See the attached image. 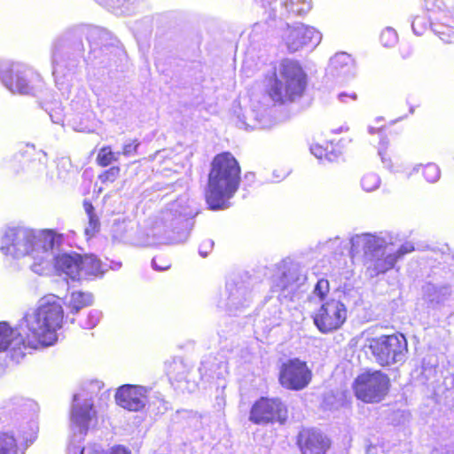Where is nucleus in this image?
<instances>
[{
  "label": "nucleus",
  "mask_w": 454,
  "mask_h": 454,
  "mask_svg": "<svg viewBox=\"0 0 454 454\" xmlns=\"http://www.w3.org/2000/svg\"><path fill=\"white\" fill-rule=\"evenodd\" d=\"M420 168H423V174L427 182L435 183L439 180L441 172L438 166L434 163H429L426 166L417 164L413 167L412 171L410 172L408 176H411L413 173L419 172Z\"/></svg>",
  "instance_id": "26"
},
{
  "label": "nucleus",
  "mask_w": 454,
  "mask_h": 454,
  "mask_svg": "<svg viewBox=\"0 0 454 454\" xmlns=\"http://www.w3.org/2000/svg\"><path fill=\"white\" fill-rule=\"evenodd\" d=\"M350 254H364L371 277L387 272L394 268L398 259L414 250L411 243L403 244L394 251L392 244L381 235L372 233L356 234L350 239Z\"/></svg>",
  "instance_id": "3"
},
{
  "label": "nucleus",
  "mask_w": 454,
  "mask_h": 454,
  "mask_svg": "<svg viewBox=\"0 0 454 454\" xmlns=\"http://www.w3.org/2000/svg\"><path fill=\"white\" fill-rule=\"evenodd\" d=\"M397 39V33L394 28L389 27H386L380 35L381 43L386 47L394 46L396 43Z\"/></svg>",
  "instance_id": "32"
},
{
  "label": "nucleus",
  "mask_w": 454,
  "mask_h": 454,
  "mask_svg": "<svg viewBox=\"0 0 454 454\" xmlns=\"http://www.w3.org/2000/svg\"><path fill=\"white\" fill-rule=\"evenodd\" d=\"M255 2L260 7L264 9L269 18H277L279 0H255Z\"/></svg>",
  "instance_id": "31"
},
{
  "label": "nucleus",
  "mask_w": 454,
  "mask_h": 454,
  "mask_svg": "<svg viewBox=\"0 0 454 454\" xmlns=\"http://www.w3.org/2000/svg\"><path fill=\"white\" fill-rule=\"evenodd\" d=\"M137 0H117V3H113L112 7L120 10L121 14H130V5H134Z\"/></svg>",
  "instance_id": "36"
},
{
  "label": "nucleus",
  "mask_w": 454,
  "mask_h": 454,
  "mask_svg": "<svg viewBox=\"0 0 454 454\" xmlns=\"http://www.w3.org/2000/svg\"><path fill=\"white\" fill-rule=\"evenodd\" d=\"M197 208L194 207V201L187 197H180L176 201L169 203L162 210L156 221V228L175 231H181L180 240L187 239V229L190 225V220L197 215Z\"/></svg>",
  "instance_id": "6"
},
{
  "label": "nucleus",
  "mask_w": 454,
  "mask_h": 454,
  "mask_svg": "<svg viewBox=\"0 0 454 454\" xmlns=\"http://www.w3.org/2000/svg\"><path fill=\"white\" fill-rule=\"evenodd\" d=\"M329 290V281L325 278H320L317 280L314 287L313 294L323 301L328 294Z\"/></svg>",
  "instance_id": "33"
},
{
  "label": "nucleus",
  "mask_w": 454,
  "mask_h": 454,
  "mask_svg": "<svg viewBox=\"0 0 454 454\" xmlns=\"http://www.w3.org/2000/svg\"><path fill=\"white\" fill-rule=\"evenodd\" d=\"M438 33L440 39L442 40L443 42L447 43H454V32L450 28L446 27L444 31Z\"/></svg>",
  "instance_id": "43"
},
{
  "label": "nucleus",
  "mask_w": 454,
  "mask_h": 454,
  "mask_svg": "<svg viewBox=\"0 0 454 454\" xmlns=\"http://www.w3.org/2000/svg\"><path fill=\"white\" fill-rule=\"evenodd\" d=\"M38 425L35 421H32L29 425L28 431H23V438L27 445L31 444L37 437Z\"/></svg>",
  "instance_id": "37"
},
{
  "label": "nucleus",
  "mask_w": 454,
  "mask_h": 454,
  "mask_svg": "<svg viewBox=\"0 0 454 454\" xmlns=\"http://www.w3.org/2000/svg\"><path fill=\"white\" fill-rule=\"evenodd\" d=\"M299 280L300 278L297 277V270L295 268H292L282 274L278 286L282 290L287 289L289 287L291 288V290H293V286L294 285L295 282Z\"/></svg>",
  "instance_id": "30"
},
{
  "label": "nucleus",
  "mask_w": 454,
  "mask_h": 454,
  "mask_svg": "<svg viewBox=\"0 0 454 454\" xmlns=\"http://www.w3.org/2000/svg\"><path fill=\"white\" fill-rule=\"evenodd\" d=\"M139 143L137 140L127 143L123 145L122 154L126 157L135 155L137 153Z\"/></svg>",
  "instance_id": "40"
},
{
  "label": "nucleus",
  "mask_w": 454,
  "mask_h": 454,
  "mask_svg": "<svg viewBox=\"0 0 454 454\" xmlns=\"http://www.w3.org/2000/svg\"><path fill=\"white\" fill-rule=\"evenodd\" d=\"M116 403L130 411H141L148 402V390L145 387L124 385L118 388Z\"/></svg>",
  "instance_id": "16"
},
{
  "label": "nucleus",
  "mask_w": 454,
  "mask_h": 454,
  "mask_svg": "<svg viewBox=\"0 0 454 454\" xmlns=\"http://www.w3.org/2000/svg\"><path fill=\"white\" fill-rule=\"evenodd\" d=\"M424 294L430 302L442 303L450 297L451 291L449 286L427 284L424 286Z\"/></svg>",
  "instance_id": "24"
},
{
  "label": "nucleus",
  "mask_w": 454,
  "mask_h": 454,
  "mask_svg": "<svg viewBox=\"0 0 454 454\" xmlns=\"http://www.w3.org/2000/svg\"><path fill=\"white\" fill-rule=\"evenodd\" d=\"M97 422L91 397L84 393L74 395L71 411V428L75 442H81L91 426Z\"/></svg>",
  "instance_id": "10"
},
{
  "label": "nucleus",
  "mask_w": 454,
  "mask_h": 454,
  "mask_svg": "<svg viewBox=\"0 0 454 454\" xmlns=\"http://www.w3.org/2000/svg\"><path fill=\"white\" fill-rule=\"evenodd\" d=\"M52 66H53V71H52V74H55L57 72H58V67H57V59H56V55L55 53H53V56H52Z\"/></svg>",
  "instance_id": "50"
},
{
  "label": "nucleus",
  "mask_w": 454,
  "mask_h": 454,
  "mask_svg": "<svg viewBox=\"0 0 454 454\" xmlns=\"http://www.w3.org/2000/svg\"><path fill=\"white\" fill-rule=\"evenodd\" d=\"M79 271L81 272V279L90 276H101L107 271V264L103 263L98 258L93 254H80Z\"/></svg>",
  "instance_id": "22"
},
{
  "label": "nucleus",
  "mask_w": 454,
  "mask_h": 454,
  "mask_svg": "<svg viewBox=\"0 0 454 454\" xmlns=\"http://www.w3.org/2000/svg\"><path fill=\"white\" fill-rule=\"evenodd\" d=\"M410 112L413 113V108L412 107H411Z\"/></svg>",
  "instance_id": "54"
},
{
  "label": "nucleus",
  "mask_w": 454,
  "mask_h": 454,
  "mask_svg": "<svg viewBox=\"0 0 454 454\" xmlns=\"http://www.w3.org/2000/svg\"><path fill=\"white\" fill-rule=\"evenodd\" d=\"M389 388L387 375L380 371L366 372L355 381L356 397L365 403H378L383 399Z\"/></svg>",
  "instance_id": "9"
},
{
  "label": "nucleus",
  "mask_w": 454,
  "mask_h": 454,
  "mask_svg": "<svg viewBox=\"0 0 454 454\" xmlns=\"http://www.w3.org/2000/svg\"><path fill=\"white\" fill-rule=\"evenodd\" d=\"M62 239L56 247L50 248L52 254V262L51 270L46 273H50L54 268L57 271L64 273L73 280H81L80 254L76 253H59V247Z\"/></svg>",
  "instance_id": "17"
},
{
  "label": "nucleus",
  "mask_w": 454,
  "mask_h": 454,
  "mask_svg": "<svg viewBox=\"0 0 454 454\" xmlns=\"http://www.w3.org/2000/svg\"><path fill=\"white\" fill-rule=\"evenodd\" d=\"M38 75L27 65L9 60L0 61V80L12 92L30 94Z\"/></svg>",
  "instance_id": "8"
},
{
  "label": "nucleus",
  "mask_w": 454,
  "mask_h": 454,
  "mask_svg": "<svg viewBox=\"0 0 454 454\" xmlns=\"http://www.w3.org/2000/svg\"><path fill=\"white\" fill-rule=\"evenodd\" d=\"M369 348L376 362L382 366L404 362L408 351L407 340L403 334L373 338L370 341Z\"/></svg>",
  "instance_id": "7"
},
{
  "label": "nucleus",
  "mask_w": 454,
  "mask_h": 454,
  "mask_svg": "<svg viewBox=\"0 0 454 454\" xmlns=\"http://www.w3.org/2000/svg\"><path fill=\"white\" fill-rule=\"evenodd\" d=\"M338 98L340 102L347 103L348 99L356 100L357 96L355 92H352V93L341 92L338 95Z\"/></svg>",
  "instance_id": "44"
},
{
  "label": "nucleus",
  "mask_w": 454,
  "mask_h": 454,
  "mask_svg": "<svg viewBox=\"0 0 454 454\" xmlns=\"http://www.w3.org/2000/svg\"><path fill=\"white\" fill-rule=\"evenodd\" d=\"M328 70L333 76L352 77L356 74L355 60L346 52L336 53L330 59Z\"/></svg>",
  "instance_id": "20"
},
{
  "label": "nucleus",
  "mask_w": 454,
  "mask_h": 454,
  "mask_svg": "<svg viewBox=\"0 0 454 454\" xmlns=\"http://www.w3.org/2000/svg\"><path fill=\"white\" fill-rule=\"evenodd\" d=\"M306 74L297 61L284 59L267 79L266 90L274 103L295 101L303 94Z\"/></svg>",
  "instance_id": "5"
},
{
  "label": "nucleus",
  "mask_w": 454,
  "mask_h": 454,
  "mask_svg": "<svg viewBox=\"0 0 454 454\" xmlns=\"http://www.w3.org/2000/svg\"><path fill=\"white\" fill-rule=\"evenodd\" d=\"M298 442L303 454H325L330 446L329 440L316 430L301 432Z\"/></svg>",
  "instance_id": "19"
},
{
  "label": "nucleus",
  "mask_w": 454,
  "mask_h": 454,
  "mask_svg": "<svg viewBox=\"0 0 454 454\" xmlns=\"http://www.w3.org/2000/svg\"><path fill=\"white\" fill-rule=\"evenodd\" d=\"M452 5L450 6L451 8V12H452V15L454 16V0H452Z\"/></svg>",
  "instance_id": "53"
},
{
  "label": "nucleus",
  "mask_w": 454,
  "mask_h": 454,
  "mask_svg": "<svg viewBox=\"0 0 454 454\" xmlns=\"http://www.w3.org/2000/svg\"><path fill=\"white\" fill-rule=\"evenodd\" d=\"M68 454H130V451L122 446H116L109 451H105L98 444L88 445L82 449L80 446L69 445Z\"/></svg>",
  "instance_id": "23"
},
{
  "label": "nucleus",
  "mask_w": 454,
  "mask_h": 454,
  "mask_svg": "<svg viewBox=\"0 0 454 454\" xmlns=\"http://www.w3.org/2000/svg\"><path fill=\"white\" fill-rule=\"evenodd\" d=\"M121 262H112L110 265L107 264V269L111 268L114 270H117L121 269Z\"/></svg>",
  "instance_id": "49"
},
{
  "label": "nucleus",
  "mask_w": 454,
  "mask_h": 454,
  "mask_svg": "<svg viewBox=\"0 0 454 454\" xmlns=\"http://www.w3.org/2000/svg\"><path fill=\"white\" fill-rule=\"evenodd\" d=\"M232 121L239 129L246 130L266 129L272 124L268 106L259 101H254L249 108L235 107Z\"/></svg>",
  "instance_id": "12"
},
{
  "label": "nucleus",
  "mask_w": 454,
  "mask_h": 454,
  "mask_svg": "<svg viewBox=\"0 0 454 454\" xmlns=\"http://www.w3.org/2000/svg\"><path fill=\"white\" fill-rule=\"evenodd\" d=\"M120 171L121 169L119 167H112L109 169L103 172L101 175H99L98 179L103 184L114 183L118 178Z\"/></svg>",
  "instance_id": "34"
},
{
  "label": "nucleus",
  "mask_w": 454,
  "mask_h": 454,
  "mask_svg": "<svg viewBox=\"0 0 454 454\" xmlns=\"http://www.w3.org/2000/svg\"><path fill=\"white\" fill-rule=\"evenodd\" d=\"M381 184L380 176L373 172L365 173L360 181L362 189L366 192L376 191Z\"/></svg>",
  "instance_id": "28"
},
{
  "label": "nucleus",
  "mask_w": 454,
  "mask_h": 454,
  "mask_svg": "<svg viewBox=\"0 0 454 454\" xmlns=\"http://www.w3.org/2000/svg\"><path fill=\"white\" fill-rule=\"evenodd\" d=\"M281 43L289 52H295L304 46L317 45L322 35L319 31L303 23H286L279 30Z\"/></svg>",
  "instance_id": "11"
},
{
  "label": "nucleus",
  "mask_w": 454,
  "mask_h": 454,
  "mask_svg": "<svg viewBox=\"0 0 454 454\" xmlns=\"http://www.w3.org/2000/svg\"><path fill=\"white\" fill-rule=\"evenodd\" d=\"M63 317L60 302L52 296L42 299L37 308L27 310L15 328L0 322V353L18 363L28 348L53 345Z\"/></svg>",
  "instance_id": "1"
},
{
  "label": "nucleus",
  "mask_w": 454,
  "mask_h": 454,
  "mask_svg": "<svg viewBox=\"0 0 454 454\" xmlns=\"http://www.w3.org/2000/svg\"><path fill=\"white\" fill-rule=\"evenodd\" d=\"M101 317H102V313L98 309H94L90 310L88 313V316H87V319L82 324V327L88 328V329L95 327L100 321Z\"/></svg>",
  "instance_id": "35"
},
{
  "label": "nucleus",
  "mask_w": 454,
  "mask_h": 454,
  "mask_svg": "<svg viewBox=\"0 0 454 454\" xmlns=\"http://www.w3.org/2000/svg\"><path fill=\"white\" fill-rule=\"evenodd\" d=\"M0 454H17V442L12 435L0 434Z\"/></svg>",
  "instance_id": "29"
},
{
  "label": "nucleus",
  "mask_w": 454,
  "mask_h": 454,
  "mask_svg": "<svg viewBox=\"0 0 454 454\" xmlns=\"http://www.w3.org/2000/svg\"><path fill=\"white\" fill-rule=\"evenodd\" d=\"M347 319V308L339 300L324 302L313 317L314 324L322 333L340 329Z\"/></svg>",
  "instance_id": "13"
},
{
  "label": "nucleus",
  "mask_w": 454,
  "mask_h": 454,
  "mask_svg": "<svg viewBox=\"0 0 454 454\" xmlns=\"http://www.w3.org/2000/svg\"><path fill=\"white\" fill-rule=\"evenodd\" d=\"M240 182V168L237 160L223 153L215 157L208 175L206 201L212 210L230 207L229 200L237 192Z\"/></svg>",
  "instance_id": "4"
},
{
  "label": "nucleus",
  "mask_w": 454,
  "mask_h": 454,
  "mask_svg": "<svg viewBox=\"0 0 454 454\" xmlns=\"http://www.w3.org/2000/svg\"><path fill=\"white\" fill-rule=\"evenodd\" d=\"M168 155L167 150L158 151L153 156H151L150 158L153 160H160L162 158H165Z\"/></svg>",
  "instance_id": "45"
},
{
  "label": "nucleus",
  "mask_w": 454,
  "mask_h": 454,
  "mask_svg": "<svg viewBox=\"0 0 454 454\" xmlns=\"http://www.w3.org/2000/svg\"><path fill=\"white\" fill-rule=\"evenodd\" d=\"M51 121L54 122V123H62L63 122V119L60 118V117H57L56 119L53 117V115L51 114Z\"/></svg>",
  "instance_id": "51"
},
{
  "label": "nucleus",
  "mask_w": 454,
  "mask_h": 454,
  "mask_svg": "<svg viewBox=\"0 0 454 454\" xmlns=\"http://www.w3.org/2000/svg\"><path fill=\"white\" fill-rule=\"evenodd\" d=\"M252 299L247 285L242 281H228L226 284L225 307L231 312L247 306Z\"/></svg>",
  "instance_id": "18"
},
{
  "label": "nucleus",
  "mask_w": 454,
  "mask_h": 454,
  "mask_svg": "<svg viewBox=\"0 0 454 454\" xmlns=\"http://www.w3.org/2000/svg\"><path fill=\"white\" fill-rule=\"evenodd\" d=\"M99 227V223L98 218L95 215H90L89 217L88 226L85 228V234L88 237H92L98 231Z\"/></svg>",
  "instance_id": "39"
},
{
  "label": "nucleus",
  "mask_w": 454,
  "mask_h": 454,
  "mask_svg": "<svg viewBox=\"0 0 454 454\" xmlns=\"http://www.w3.org/2000/svg\"><path fill=\"white\" fill-rule=\"evenodd\" d=\"M310 151L317 159H323L324 157L327 158V147H324L318 144H313L310 146Z\"/></svg>",
  "instance_id": "42"
},
{
  "label": "nucleus",
  "mask_w": 454,
  "mask_h": 454,
  "mask_svg": "<svg viewBox=\"0 0 454 454\" xmlns=\"http://www.w3.org/2000/svg\"><path fill=\"white\" fill-rule=\"evenodd\" d=\"M121 153H114L110 146L102 147L97 156V162L101 167H107L111 163L118 161Z\"/></svg>",
  "instance_id": "27"
},
{
  "label": "nucleus",
  "mask_w": 454,
  "mask_h": 454,
  "mask_svg": "<svg viewBox=\"0 0 454 454\" xmlns=\"http://www.w3.org/2000/svg\"><path fill=\"white\" fill-rule=\"evenodd\" d=\"M152 265H153V269L158 270H167L169 268L168 264L164 265V266H159L157 264V260L155 258L152 261Z\"/></svg>",
  "instance_id": "46"
},
{
  "label": "nucleus",
  "mask_w": 454,
  "mask_h": 454,
  "mask_svg": "<svg viewBox=\"0 0 454 454\" xmlns=\"http://www.w3.org/2000/svg\"><path fill=\"white\" fill-rule=\"evenodd\" d=\"M92 304V295L89 293L73 292L67 301V306L72 313H77L84 307Z\"/></svg>",
  "instance_id": "25"
},
{
  "label": "nucleus",
  "mask_w": 454,
  "mask_h": 454,
  "mask_svg": "<svg viewBox=\"0 0 454 454\" xmlns=\"http://www.w3.org/2000/svg\"><path fill=\"white\" fill-rule=\"evenodd\" d=\"M286 418V407L279 398L261 397L252 405L249 414V420L258 425L283 424Z\"/></svg>",
  "instance_id": "14"
},
{
  "label": "nucleus",
  "mask_w": 454,
  "mask_h": 454,
  "mask_svg": "<svg viewBox=\"0 0 454 454\" xmlns=\"http://www.w3.org/2000/svg\"><path fill=\"white\" fill-rule=\"evenodd\" d=\"M214 247V241L211 239L203 240L199 247V254L202 257L207 256V254L212 251Z\"/></svg>",
  "instance_id": "41"
},
{
  "label": "nucleus",
  "mask_w": 454,
  "mask_h": 454,
  "mask_svg": "<svg viewBox=\"0 0 454 454\" xmlns=\"http://www.w3.org/2000/svg\"><path fill=\"white\" fill-rule=\"evenodd\" d=\"M60 239L61 235L51 230L35 233L26 228H12L3 237L0 251L17 259L27 256L33 260L31 270L36 274L46 275L52 262L50 248L56 247Z\"/></svg>",
  "instance_id": "2"
},
{
  "label": "nucleus",
  "mask_w": 454,
  "mask_h": 454,
  "mask_svg": "<svg viewBox=\"0 0 454 454\" xmlns=\"http://www.w3.org/2000/svg\"><path fill=\"white\" fill-rule=\"evenodd\" d=\"M419 20H420V18L417 17V18L413 20V22H412V24H411L412 30H413V32H414L415 34H417V35L421 34V32H420V31H419V30L417 29V26H419Z\"/></svg>",
  "instance_id": "47"
},
{
  "label": "nucleus",
  "mask_w": 454,
  "mask_h": 454,
  "mask_svg": "<svg viewBox=\"0 0 454 454\" xmlns=\"http://www.w3.org/2000/svg\"><path fill=\"white\" fill-rule=\"evenodd\" d=\"M380 130V128H373V127H369L368 128V131L370 134H374L376 132H379Z\"/></svg>",
  "instance_id": "52"
},
{
  "label": "nucleus",
  "mask_w": 454,
  "mask_h": 454,
  "mask_svg": "<svg viewBox=\"0 0 454 454\" xmlns=\"http://www.w3.org/2000/svg\"><path fill=\"white\" fill-rule=\"evenodd\" d=\"M84 207H85V210H86V213H87V215H88V217H90V215H93V207H92V205H91V204H90V203H86V204L84 205Z\"/></svg>",
  "instance_id": "48"
},
{
  "label": "nucleus",
  "mask_w": 454,
  "mask_h": 454,
  "mask_svg": "<svg viewBox=\"0 0 454 454\" xmlns=\"http://www.w3.org/2000/svg\"><path fill=\"white\" fill-rule=\"evenodd\" d=\"M311 380V371L305 362L298 358L284 363L279 371V382L282 387L291 390H301Z\"/></svg>",
  "instance_id": "15"
},
{
  "label": "nucleus",
  "mask_w": 454,
  "mask_h": 454,
  "mask_svg": "<svg viewBox=\"0 0 454 454\" xmlns=\"http://www.w3.org/2000/svg\"><path fill=\"white\" fill-rule=\"evenodd\" d=\"M311 9V0H279L277 17L301 16Z\"/></svg>",
  "instance_id": "21"
},
{
  "label": "nucleus",
  "mask_w": 454,
  "mask_h": 454,
  "mask_svg": "<svg viewBox=\"0 0 454 454\" xmlns=\"http://www.w3.org/2000/svg\"><path fill=\"white\" fill-rule=\"evenodd\" d=\"M380 144H381V145L379 148V152L378 153H379V155L381 158L382 164L384 165L385 168H387L390 171H393V165H392L391 160H390L389 157H387V152L384 149V145H387V142L386 141L385 138H382L381 141H380Z\"/></svg>",
  "instance_id": "38"
}]
</instances>
